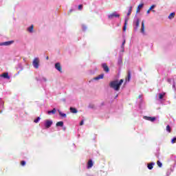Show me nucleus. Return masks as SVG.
<instances>
[{"instance_id":"obj_35","label":"nucleus","mask_w":176,"mask_h":176,"mask_svg":"<svg viewBox=\"0 0 176 176\" xmlns=\"http://www.w3.org/2000/svg\"><path fill=\"white\" fill-rule=\"evenodd\" d=\"M118 63H119V64H122V59H119V60H118Z\"/></svg>"},{"instance_id":"obj_15","label":"nucleus","mask_w":176,"mask_h":176,"mask_svg":"<svg viewBox=\"0 0 176 176\" xmlns=\"http://www.w3.org/2000/svg\"><path fill=\"white\" fill-rule=\"evenodd\" d=\"M130 79H131V72L128 71V76L126 80H128V82H130Z\"/></svg>"},{"instance_id":"obj_22","label":"nucleus","mask_w":176,"mask_h":176,"mask_svg":"<svg viewBox=\"0 0 176 176\" xmlns=\"http://www.w3.org/2000/svg\"><path fill=\"white\" fill-rule=\"evenodd\" d=\"M28 31L29 32H32V31H34V25H32L30 27H29V28H28Z\"/></svg>"},{"instance_id":"obj_9","label":"nucleus","mask_w":176,"mask_h":176,"mask_svg":"<svg viewBox=\"0 0 176 176\" xmlns=\"http://www.w3.org/2000/svg\"><path fill=\"white\" fill-rule=\"evenodd\" d=\"M141 33L145 34V22L144 21L142 22Z\"/></svg>"},{"instance_id":"obj_39","label":"nucleus","mask_w":176,"mask_h":176,"mask_svg":"<svg viewBox=\"0 0 176 176\" xmlns=\"http://www.w3.org/2000/svg\"><path fill=\"white\" fill-rule=\"evenodd\" d=\"M46 60H49V56H47V57H46Z\"/></svg>"},{"instance_id":"obj_25","label":"nucleus","mask_w":176,"mask_h":176,"mask_svg":"<svg viewBox=\"0 0 176 176\" xmlns=\"http://www.w3.org/2000/svg\"><path fill=\"white\" fill-rule=\"evenodd\" d=\"M132 11H133V7H130L127 13V16H130V14H131Z\"/></svg>"},{"instance_id":"obj_33","label":"nucleus","mask_w":176,"mask_h":176,"mask_svg":"<svg viewBox=\"0 0 176 176\" xmlns=\"http://www.w3.org/2000/svg\"><path fill=\"white\" fill-rule=\"evenodd\" d=\"M21 166H25V161H21Z\"/></svg>"},{"instance_id":"obj_34","label":"nucleus","mask_w":176,"mask_h":176,"mask_svg":"<svg viewBox=\"0 0 176 176\" xmlns=\"http://www.w3.org/2000/svg\"><path fill=\"white\" fill-rule=\"evenodd\" d=\"M80 126H83V120L80 122Z\"/></svg>"},{"instance_id":"obj_40","label":"nucleus","mask_w":176,"mask_h":176,"mask_svg":"<svg viewBox=\"0 0 176 176\" xmlns=\"http://www.w3.org/2000/svg\"><path fill=\"white\" fill-rule=\"evenodd\" d=\"M152 12H155V10H153Z\"/></svg>"},{"instance_id":"obj_17","label":"nucleus","mask_w":176,"mask_h":176,"mask_svg":"<svg viewBox=\"0 0 176 176\" xmlns=\"http://www.w3.org/2000/svg\"><path fill=\"white\" fill-rule=\"evenodd\" d=\"M56 112H57V110L56 109H53L52 111H48L47 113H48V115H50L51 113L54 115L56 113Z\"/></svg>"},{"instance_id":"obj_16","label":"nucleus","mask_w":176,"mask_h":176,"mask_svg":"<svg viewBox=\"0 0 176 176\" xmlns=\"http://www.w3.org/2000/svg\"><path fill=\"white\" fill-rule=\"evenodd\" d=\"M70 112L72 113H78V110L74 107H70Z\"/></svg>"},{"instance_id":"obj_11","label":"nucleus","mask_w":176,"mask_h":176,"mask_svg":"<svg viewBox=\"0 0 176 176\" xmlns=\"http://www.w3.org/2000/svg\"><path fill=\"white\" fill-rule=\"evenodd\" d=\"M142 8H144V3L140 4L137 8L136 12L140 13V11L141 10V9H142Z\"/></svg>"},{"instance_id":"obj_14","label":"nucleus","mask_w":176,"mask_h":176,"mask_svg":"<svg viewBox=\"0 0 176 176\" xmlns=\"http://www.w3.org/2000/svg\"><path fill=\"white\" fill-rule=\"evenodd\" d=\"M153 166H155V163L151 162L147 165V167L148 170H152V168H153Z\"/></svg>"},{"instance_id":"obj_38","label":"nucleus","mask_w":176,"mask_h":176,"mask_svg":"<svg viewBox=\"0 0 176 176\" xmlns=\"http://www.w3.org/2000/svg\"><path fill=\"white\" fill-rule=\"evenodd\" d=\"M73 12V10H69V13L72 12Z\"/></svg>"},{"instance_id":"obj_6","label":"nucleus","mask_w":176,"mask_h":176,"mask_svg":"<svg viewBox=\"0 0 176 176\" xmlns=\"http://www.w3.org/2000/svg\"><path fill=\"white\" fill-rule=\"evenodd\" d=\"M102 67L104 72H106L107 74H108V72H109V67H108V65H107V63L102 64Z\"/></svg>"},{"instance_id":"obj_29","label":"nucleus","mask_w":176,"mask_h":176,"mask_svg":"<svg viewBox=\"0 0 176 176\" xmlns=\"http://www.w3.org/2000/svg\"><path fill=\"white\" fill-rule=\"evenodd\" d=\"M39 120H41V118L38 117L36 119H35L34 120V123H38V122H39Z\"/></svg>"},{"instance_id":"obj_4","label":"nucleus","mask_w":176,"mask_h":176,"mask_svg":"<svg viewBox=\"0 0 176 176\" xmlns=\"http://www.w3.org/2000/svg\"><path fill=\"white\" fill-rule=\"evenodd\" d=\"M55 68L59 72L62 73L63 72V67H61V64L60 63H56L55 64Z\"/></svg>"},{"instance_id":"obj_28","label":"nucleus","mask_w":176,"mask_h":176,"mask_svg":"<svg viewBox=\"0 0 176 176\" xmlns=\"http://www.w3.org/2000/svg\"><path fill=\"white\" fill-rule=\"evenodd\" d=\"M157 164L160 168H162V166H163V164H162V162H160V161H157Z\"/></svg>"},{"instance_id":"obj_18","label":"nucleus","mask_w":176,"mask_h":176,"mask_svg":"<svg viewBox=\"0 0 176 176\" xmlns=\"http://www.w3.org/2000/svg\"><path fill=\"white\" fill-rule=\"evenodd\" d=\"M138 27H140V19H137L135 22V30H138Z\"/></svg>"},{"instance_id":"obj_36","label":"nucleus","mask_w":176,"mask_h":176,"mask_svg":"<svg viewBox=\"0 0 176 176\" xmlns=\"http://www.w3.org/2000/svg\"><path fill=\"white\" fill-rule=\"evenodd\" d=\"M82 30L85 31V30H86V27L83 26Z\"/></svg>"},{"instance_id":"obj_32","label":"nucleus","mask_w":176,"mask_h":176,"mask_svg":"<svg viewBox=\"0 0 176 176\" xmlns=\"http://www.w3.org/2000/svg\"><path fill=\"white\" fill-rule=\"evenodd\" d=\"M172 144H175L176 142V138H173L171 140Z\"/></svg>"},{"instance_id":"obj_23","label":"nucleus","mask_w":176,"mask_h":176,"mask_svg":"<svg viewBox=\"0 0 176 176\" xmlns=\"http://www.w3.org/2000/svg\"><path fill=\"white\" fill-rule=\"evenodd\" d=\"M155 8V5H153L150 7V8L147 10V14H149V13H151V10H152V9Z\"/></svg>"},{"instance_id":"obj_5","label":"nucleus","mask_w":176,"mask_h":176,"mask_svg":"<svg viewBox=\"0 0 176 176\" xmlns=\"http://www.w3.org/2000/svg\"><path fill=\"white\" fill-rule=\"evenodd\" d=\"M113 17H120V14L116 13V12H114L108 16L109 19H113Z\"/></svg>"},{"instance_id":"obj_13","label":"nucleus","mask_w":176,"mask_h":176,"mask_svg":"<svg viewBox=\"0 0 176 176\" xmlns=\"http://www.w3.org/2000/svg\"><path fill=\"white\" fill-rule=\"evenodd\" d=\"M1 76H3V78H5L6 79H10V77L9 76V73H3V74H1Z\"/></svg>"},{"instance_id":"obj_19","label":"nucleus","mask_w":176,"mask_h":176,"mask_svg":"<svg viewBox=\"0 0 176 176\" xmlns=\"http://www.w3.org/2000/svg\"><path fill=\"white\" fill-rule=\"evenodd\" d=\"M60 116H61L62 118H67V114L62 113L60 110H58Z\"/></svg>"},{"instance_id":"obj_8","label":"nucleus","mask_w":176,"mask_h":176,"mask_svg":"<svg viewBox=\"0 0 176 176\" xmlns=\"http://www.w3.org/2000/svg\"><path fill=\"white\" fill-rule=\"evenodd\" d=\"M93 166H94L93 160H89L87 162V168H88V169L91 168V167H93Z\"/></svg>"},{"instance_id":"obj_24","label":"nucleus","mask_w":176,"mask_h":176,"mask_svg":"<svg viewBox=\"0 0 176 176\" xmlns=\"http://www.w3.org/2000/svg\"><path fill=\"white\" fill-rule=\"evenodd\" d=\"M174 16H175V12H172L170 14V15L168 16V19H174Z\"/></svg>"},{"instance_id":"obj_3","label":"nucleus","mask_w":176,"mask_h":176,"mask_svg":"<svg viewBox=\"0 0 176 176\" xmlns=\"http://www.w3.org/2000/svg\"><path fill=\"white\" fill-rule=\"evenodd\" d=\"M52 124H53V121L50 120H47L45 124V129H50V127L52 126Z\"/></svg>"},{"instance_id":"obj_30","label":"nucleus","mask_w":176,"mask_h":176,"mask_svg":"<svg viewBox=\"0 0 176 176\" xmlns=\"http://www.w3.org/2000/svg\"><path fill=\"white\" fill-rule=\"evenodd\" d=\"M126 43V40H124L123 42H122V45L121 46L122 49H124V45Z\"/></svg>"},{"instance_id":"obj_26","label":"nucleus","mask_w":176,"mask_h":176,"mask_svg":"<svg viewBox=\"0 0 176 176\" xmlns=\"http://www.w3.org/2000/svg\"><path fill=\"white\" fill-rule=\"evenodd\" d=\"M166 131L168 133H171V127H170V125L166 126Z\"/></svg>"},{"instance_id":"obj_7","label":"nucleus","mask_w":176,"mask_h":176,"mask_svg":"<svg viewBox=\"0 0 176 176\" xmlns=\"http://www.w3.org/2000/svg\"><path fill=\"white\" fill-rule=\"evenodd\" d=\"M144 119H145L146 120H148L149 122H155L156 120L155 117L144 116Z\"/></svg>"},{"instance_id":"obj_27","label":"nucleus","mask_w":176,"mask_h":176,"mask_svg":"<svg viewBox=\"0 0 176 176\" xmlns=\"http://www.w3.org/2000/svg\"><path fill=\"white\" fill-rule=\"evenodd\" d=\"M164 94H159V98H160V100L163 99V98L164 97Z\"/></svg>"},{"instance_id":"obj_2","label":"nucleus","mask_w":176,"mask_h":176,"mask_svg":"<svg viewBox=\"0 0 176 176\" xmlns=\"http://www.w3.org/2000/svg\"><path fill=\"white\" fill-rule=\"evenodd\" d=\"M33 66L36 69H38L39 68V58H35L33 60Z\"/></svg>"},{"instance_id":"obj_20","label":"nucleus","mask_w":176,"mask_h":176,"mask_svg":"<svg viewBox=\"0 0 176 176\" xmlns=\"http://www.w3.org/2000/svg\"><path fill=\"white\" fill-rule=\"evenodd\" d=\"M103 78H104V74H100L98 76L95 78L96 80H98L100 79H103Z\"/></svg>"},{"instance_id":"obj_10","label":"nucleus","mask_w":176,"mask_h":176,"mask_svg":"<svg viewBox=\"0 0 176 176\" xmlns=\"http://www.w3.org/2000/svg\"><path fill=\"white\" fill-rule=\"evenodd\" d=\"M13 42H14V41H6V42L1 43L0 45L9 46V45H12V43H13Z\"/></svg>"},{"instance_id":"obj_31","label":"nucleus","mask_w":176,"mask_h":176,"mask_svg":"<svg viewBox=\"0 0 176 176\" xmlns=\"http://www.w3.org/2000/svg\"><path fill=\"white\" fill-rule=\"evenodd\" d=\"M83 9V5L80 4L78 6V10H82Z\"/></svg>"},{"instance_id":"obj_1","label":"nucleus","mask_w":176,"mask_h":176,"mask_svg":"<svg viewBox=\"0 0 176 176\" xmlns=\"http://www.w3.org/2000/svg\"><path fill=\"white\" fill-rule=\"evenodd\" d=\"M123 83V79L120 80L118 81V80L111 81L109 84L110 87L111 89H113L116 90V91H119L120 90V86H122V84Z\"/></svg>"},{"instance_id":"obj_41","label":"nucleus","mask_w":176,"mask_h":176,"mask_svg":"<svg viewBox=\"0 0 176 176\" xmlns=\"http://www.w3.org/2000/svg\"><path fill=\"white\" fill-rule=\"evenodd\" d=\"M118 97V95L116 96V98Z\"/></svg>"},{"instance_id":"obj_37","label":"nucleus","mask_w":176,"mask_h":176,"mask_svg":"<svg viewBox=\"0 0 176 176\" xmlns=\"http://www.w3.org/2000/svg\"><path fill=\"white\" fill-rule=\"evenodd\" d=\"M142 96L141 95H140L139 96H138V98H142Z\"/></svg>"},{"instance_id":"obj_12","label":"nucleus","mask_w":176,"mask_h":176,"mask_svg":"<svg viewBox=\"0 0 176 176\" xmlns=\"http://www.w3.org/2000/svg\"><path fill=\"white\" fill-rule=\"evenodd\" d=\"M56 127H63L64 126V122L63 121H59L56 124Z\"/></svg>"},{"instance_id":"obj_21","label":"nucleus","mask_w":176,"mask_h":176,"mask_svg":"<svg viewBox=\"0 0 176 176\" xmlns=\"http://www.w3.org/2000/svg\"><path fill=\"white\" fill-rule=\"evenodd\" d=\"M123 30L124 31H126V30H127V19H125Z\"/></svg>"}]
</instances>
